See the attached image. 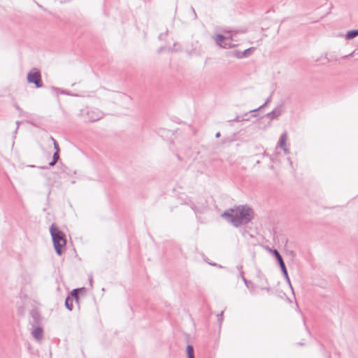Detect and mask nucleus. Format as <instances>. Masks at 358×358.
<instances>
[{
  "label": "nucleus",
  "mask_w": 358,
  "mask_h": 358,
  "mask_svg": "<svg viewBox=\"0 0 358 358\" xmlns=\"http://www.w3.org/2000/svg\"><path fill=\"white\" fill-rule=\"evenodd\" d=\"M222 216L229 219L235 227H238L252 220L254 217V212L247 206H238L225 212Z\"/></svg>",
  "instance_id": "obj_1"
},
{
  "label": "nucleus",
  "mask_w": 358,
  "mask_h": 358,
  "mask_svg": "<svg viewBox=\"0 0 358 358\" xmlns=\"http://www.w3.org/2000/svg\"><path fill=\"white\" fill-rule=\"evenodd\" d=\"M50 231L55 251L57 255H61L63 252V249L65 248L66 244V236L54 224L51 225Z\"/></svg>",
  "instance_id": "obj_2"
},
{
  "label": "nucleus",
  "mask_w": 358,
  "mask_h": 358,
  "mask_svg": "<svg viewBox=\"0 0 358 358\" xmlns=\"http://www.w3.org/2000/svg\"><path fill=\"white\" fill-rule=\"evenodd\" d=\"M31 326V334L36 341L41 343L43 338V328L41 325L42 317L41 315H31L29 319Z\"/></svg>",
  "instance_id": "obj_3"
},
{
  "label": "nucleus",
  "mask_w": 358,
  "mask_h": 358,
  "mask_svg": "<svg viewBox=\"0 0 358 358\" xmlns=\"http://www.w3.org/2000/svg\"><path fill=\"white\" fill-rule=\"evenodd\" d=\"M27 81L29 83H34L36 87L43 86L41 73L37 69H33L29 71L27 75Z\"/></svg>",
  "instance_id": "obj_4"
},
{
  "label": "nucleus",
  "mask_w": 358,
  "mask_h": 358,
  "mask_svg": "<svg viewBox=\"0 0 358 358\" xmlns=\"http://www.w3.org/2000/svg\"><path fill=\"white\" fill-rule=\"evenodd\" d=\"M80 289H73L71 294L66 299L65 305L70 311L73 310L74 305L78 304V293Z\"/></svg>",
  "instance_id": "obj_5"
},
{
  "label": "nucleus",
  "mask_w": 358,
  "mask_h": 358,
  "mask_svg": "<svg viewBox=\"0 0 358 358\" xmlns=\"http://www.w3.org/2000/svg\"><path fill=\"white\" fill-rule=\"evenodd\" d=\"M88 117L87 120L90 122H94L99 120L101 117V114L98 110H90L87 113Z\"/></svg>",
  "instance_id": "obj_6"
},
{
  "label": "nucleus",
  "mask_w": 358,
  "mask_h": 358,
  "mask_svg": "<svg viewBox=\"0 0 358 358\" xmlns=\"http://www.w3.org/2000/svg\"><path fill=\"white\" fill-rule=\"evenodd\" d=\"M254 51H255L254 48H250L245 50L244 51L234 52V55L238 58H243V57H248L249 55L252 54L254 52Z\"/></svg>",
  "instance_id": "obj_7"
},
{
  "label": "nucleus",
  "mask_w": 358,
  "mask_h": 358,
  "mask_svg": "<svg viewBox=\"0 0 358 358\" xmlns=\"http://www.w3.org/2000/svg\"><path fill=\"white\" fill-rule=\"evenodd\" d=\"M229 40L222 35H217L215 36V41L222 48L231 47Z\"/></svg>",
  "instance_id": "obj_8"
},
{
  "label": "nucleus",
  "mask_w": 358,
  "mask_h": 358,
  "mask_svg": "<svg viewBox=\"0 0 358 358\" xmlns=\"http://www.w3.org/2000/svg\"><path fill=\"white\" fill-rule=\"evenodd\" d=\"M51 139L52 140V141L54 143V145H55V148L56 150V152H55V153L53 155V161L50 163V166H54L56 164V162L58 160V159H59V146H58L56 141L53 138H52V137H51Z\"/></svg>",
  "instance_id": "obj_9"
},
{
  "label": "nucleus",
  "mask_w": 358,
  "mask_h": 358,
  "mask_svg": "<svg viewBox=\"0 0 358 358\" xmlns=\"http://www.w3.org/2000/svg\"><path fill=\"white\" fill-rule=\"evenodd\" d=\"M273 254L275 256V257L277 258L280 265V267L282 268V270L283 271V272L285 273H287V270H286V267H285V263L282 260V257L280 256V253L277 251V250H273Z\"/></svg>",
  "instance_id": "obj_10"
},
{
  "label": "nucleus",
  "mask_w": 358,
  "mask_h": 358,
  "mask_svg": "<svg viewBox=\"0 0 358 358\" xmlns=\"http://www.w3.org/2000/svg\"><path fill=\"white\" fill-rule=\"evenodd\" d=\"M186 352L187 358H194V349L191 345H188L186 348Z\"/></svg>",
  "instance_id": "obj_11"
},
{
  "label": "nucleus",
  "mask_w": 358,
  "mask_h": 358,
  "mask_svg": "<svg viewBox=\"0 0 358 358\" xmlns=\"http://www.w3.org/2000/svg\"><path fill=\"white\" fill-rule=\"evenodd\" d=\"M358 36V31L357 30H352L350 31L347 33L345 38L347 39H352L355 37Z\"/></svg>",
  "instance_id": "obj_12"
},
{
  "label": "nucleus",
  "mask_w": 358,
  "mask_h": 358,
  "mask_svg": "<svg viewBox=\"0 0 358 358\" xmlns=\"http://www.w3.org/2000/svg\"><path fill=\"white\" fill-rule=\"evenodd\" d=\"M287 142V136L285 134L282 135L280 138V146L284 148L286 145Z\"/></svg>",
  "instance_id": "obj_13"
}]
</instances>
